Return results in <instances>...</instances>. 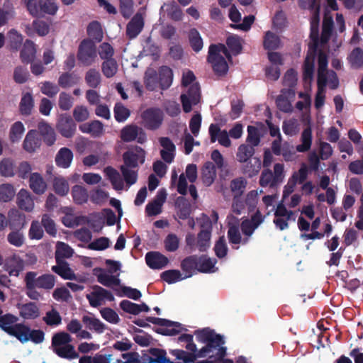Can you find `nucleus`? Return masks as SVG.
<instances>
[{
  "mask_svg": "<svg viewBox=\"0 0 363 363\" xmlns=\"http://www.w3.org/2000/svg\"><path fill=\"white\" fill-rule=\"evenodd\" d=\"M179 342H186V351L183 350H172L171 354L182 362H174L169 359L167 363H194L199 358H205L213 352V343L218 341L211 337V335L204 330H195L194 334H182L178 337Z\"/></svg>",
  "mask_w": 363,
  "mask_h": 363,
  "instance_id": "1",
  "label": "nucleus"
},
{
  "mask_svg": "<svg viewBox=\"0 0 363 363\" xmlns=\"http://www.w3.org/2000/svg\"><path fill=\"white\" fill-rule=\"evenodd\" d=\"M72 336L67 332L55 333L51 340V347L55 354L59 357L72 360L79 357L74 346L71 344Z\"/></svg>",
  "mask_w": 363,
  "mask_h": 363,
  "instance_id": "2",
  "label": "nucleus"
},
{
  "mask_svg": "<svg viewBox=\"0 0 363 363\" xmlns=\"http://www.w3.org/2000/svg\"><path fill=\"white\" fill-rule=\"evenodd\" d=\"M146 320L154 325L162 326L164 328H153V330L160 335L165 336H175L182 331H187L182 324L179 322L172 321L165 318L156 317H147Z\"/></svg>",
  "mask_w": 363,
  "mask_h": 363,
  "instance_id": "3",
  "label": "nucleus"
},
{
  "mask_svg": "<svg viewBox=\"0 0 363 363\" xmlns=\"http://www.w3.org/2000/svg\"><path fill=\"white\" fill-rule=\"evenodd\" d=\"M197 330H204L205 333L211 335V337L218 341V343H213L215 349L208 356H206L209 359H213L215 362H220V363H234L230 359H225L227 354V348L224 346L225 340L223 335L218 334L216 331L210 328H204L198 329Z\"/></svg>",
  "mask_w": 363,
  "mask_h": 363,
  "instance_id": "4",
  "label": "nucleus"
},
{
  "mask_svg": "<svg viewBox=\"0 0 363 363\" xmlns=\"http://www.w3.org/2000/svg\"><path fill=\"white\" fill-rule=\"evenodd\" d=\"M77 57L82 66L88 67L94 64L97 57L95 43L89 38L82 40L78 48Z\"/></svg>",
  "mask_w": 363,
  "mask_h": 363,
  "instance_id": "5",
  "label": "nucleus"
},
{
  "mask_svg": "<svg viewBox=\"0 0 363 363\" xmlns=\"http://www.w3.org/2000/svg\"><path fill=\"white\" fill-rule=\"evenodd\" d=\"M284 178V164L276 163L274 166V172L269 168L262 172L259 184L262 187L274 188L283 182Z\"/></svg>",
  "mask_w": 363,
  "mask_h": 363,
  "instance_id": "6",
  "label": "nucleus"
},
{
  "mask_svg": "<svg viewBox=\"0 0 363 363\" xmlns=\"http://www.w3.org/2000/svg\"><path fill=\"white\" fill-rule=\"evenodd\" d=\"M204 219L201 224V230L197 234L196 245L200 252H206L210 247L212 223L210 218L203 214Z\"/></svg>",
  "mask_w": 363,
  "mask_h": 363,
  "instance_id": "7",
  "label": "nucleus"
},
{
  "mask_svg": "<svg viewBox=\"0 0 363 363\" xmlns=\"http://www.w3.org/2000/svg\"><path fill=\"white\" fill-rule=\"evenodd\" d=\"M163 113L157 108H150L141 114L143 125L148 130H155L160 127L163 121Z\"/></svg>",
  "mask_w": 363,
  "mask_h": 363,
  "instance_id": "8",
  "label": "nucleus"
},
{
  "mask_svg": "<svg viewBox=\"0 0 363 363\" xmlns=\"http://www.w3.org/2000/svg\"><path fill=\"white\" fill-rule=\"evenodd\" d=\"M121 139L125 143H129L134 140L140 144H143L147 141V135L142 128L135 124L127 125L121 130Z\"/></svg>",
  "mask_w": 363,
  "mask_h": 363,
  "instance_id": "9",
  "label": "nucleus"
},
{
  "mask_svg": "<svg viewBox=\"0 0 363 363\" xmlns=\"http://www.w3.org/2000/svg\"><path fill=\"white\" fill-rule=\"evenodd\" d=\"M201 98L200 86L198 83L192 84L188 89L186 94L180 96L183 111L189 113L192 110V105H196Z\"/></svg>",
  "mask_w": 363,
  "mask_h": 363,
  "instance_id": "10",
  "label": "nucleus"
},
{
  "mask_svg": "<svg viewBox=\"0 0 363 363\" xmlns=\"http://www.w3.org/2000/svg\"><path fill=\"white\" fill-rule=\"evenodd\" d=\"M123 164L121 167L127 168H138L140 164L145 160V151L140 147L136 146L134 150H128L123 154Z\"/></svg>",
  "mask_w": 363,
  "mask_h": 363,
  "instance_id": "11",
  "label": "nucleus"
},
{
  "mask_svg": "<svg viewBox=\"0 0 363 363\" xmlns=\"http://www.w3.org/2000/svg\"><path fill=\"white\" fill-rule=\"evenodd\" d=\"M216 46L210 45L207 61L211 65L213 72L219 76L225 75L228 70V63L223 56L214 53Z\"/></svg>",
  "mask_w": 363,
  "mask_h": 363,
  "instance_id": "12",
  "label": "nucleus"
},
{
  "mask_svg": "<svg viewBox=\"0 0 363 363\" xmlns=\"http://www.w3.org/2000/svg\"><path fill=\"white\" fill-rule=\"evenodd\" d=\"M20 328L21 330L16 337V339L21 343L31 341L35 344H40L44 341L45 333L42 330H31L29 326L23 323Z\"/></svg>",
  "mask_w": 363,
  "mask_h": 363,
  "instance_id": "13",
  "label": "nucleus"
},
{
  "mask_svg": "<svg viewBox=\"0 0 363 363\" xmlns=\"http://www.w3.org/2000/svg\"><path fill=\"white\" fill-rule=\"evenodd\" d=\"M18 318L11 313L0 315V328L11 336L16 338L23 323H17Z\"/></svg>",
  "mask_w": 363,
  "mask_h": 363,
  "instance_id": "14",
  "label": "nucleus"
},
{
  "mask_svg": "<svg viewBox=\"0 0 363 363\" xmlns=\"http://www.w3.org/2000/svg\"><path fill=\"white\" fill-rule=\"evenodd\" d=\"M56 128L62 136L71 138L75 134L77 125L70 116L61 114L58 118Z\"/></svg>",
  "mask_w": 363,
  "mask_h": 363,
  "instance_id": "15",
  "label": "nucleus"
},
{
  "mask_svg": "<svg viewBox=\"0 0 363 363\" xmlns=\"http://www.w3.org/2000/svg\"><path fill=\"white\" fill-rule=\"evenodd\" d=\"M145 26L144 17L141 13H136L126 26L125 34L128 39L135 38Z\"/></svg>",
  "mask_w": 363,
  "mask_h": 363,
  "instance_id": "16",
  "label": "nucleus"
},
{
  "mask_svg": "<svg viewBox=\"0 0 363 363\" xmlns=\"http://www.w3.org/2000/svg\"><path fill=\"white\" fill-rule=\"evenodd\" d=\"M208 133L211 143H215L218 140L219 144L225 147H229L231 145L229 133L225 130H220L218 124H211L208 128Z\"/></svg>",
  "mask_w": 363,
  "mask_h": 363,
  "instance_id": "17",
  "label": "nucleus"
},
{
  "mask_svg": "<svg viewBox=\"0 0 363 363\" xmlns=\"http://www.w3.org/2000/svg\"><path fill=\"white\" fill-rule=\"evenodd\" d=\"M16 308L19 311V315L24 320H35L40 315V308L35 302L17 303Z\"/></svg>",
  "mask_w": 363,
  "mask_h": 363,
  "instance_id": "18",
  "label": "nucleus"
},
{
  "mask_svg": "<svg viewBox=\"0 0 363 363\" xmlns=\"http://www.w3.org/2000/svg\"><path fill=\"white\" fill-rule=\"evenodd\" d=\"M23 267V259L15 254L6 257L4 260V269L9 276L18 277Z\"/></svg>",
  "mask_w": 363,
  "mask_h": 363,
  "instance_id": "19",
  "label": "nucleus"
},
{
  "mask_svg": "<svg viewBox=\"0 0 363 363\" xmlns=\"http://www.w3.org/2000/svg\"><path fill=\"white\" fill-rule=\"evenodd\" d=\"M147 265L153 269H160L166 267L169 262L168 258L159 252H148L145 255Z\"/></svg>",
  "mask_w": 363,
  "mask_h": 363,
  "instance_id": "20",
  "label": "nucleus"
},
{
  "mask_svg": "<svg viewBox=\"0 0 363 363\" xmlns=\"http://www.w3.org/2000/svg\"><path fill=\"white\" fill-rule=\"evenodd\" d=\"M316 55V45L311 52H308L303 65V79L304 82H311L313 78L315 68V58Z\"/></svg>",
  "mask_w": 363,
  "mask_h": 363,
  "instance_id": "21",
  "label": "nucleus"
},
{
  "mask_svg": "<svg viewBox=\"0 0 363 363\" xmlns=\"http://www.w3.org/2000/svg\"><path fill=\"white\" fill-rule=\"evenodd\" d=\"M26 274H33V283L38 286V289L45 290H50L53 289L56 282V277L51 274H44L37 277L36 272H28Z\"/></svg>",
  "mask_w": 363,
  "mask_h": 363,
  "instance_id": "22",
  "label": "nucleus"
},
{
  "mask_svg": "<svg viewBox=\"0 0 363 363\" xmlns=\"http://www.w3.org/2000/svg\"><path fill=\"white\" fill-rule=\"evenodd\" d=\"M38 134L41 140L48 146H52L56 141V135L54 129L46 122L42 121L38 124Z\"/></svg>",
  "mask_w": 363,
  "mask_h": 363,
  "instance_id": "23",
  "label": "nucleus"
},
{
  "mask_svg": "<svg viewBox=\"0 0 363 363\" xmlns=\"http://www.w3.org/2000/svg\"><path fill=\"white\" fill-rule=\"evenodd\" d=\"M160 143L163 149L160 151L161 157L167 163H171L174 158L176 147L173 142L168 137L160 138Z\"/></svg>",
  "mask_w": 363,
  "mask_h": 363,
  "instance_id": "24",
  "label": "nucleus"
},
{
  "mask_svg": "<svg viewBox=\"0 0 363 363\" xmlns=\"http://www.w3.org/2000/svg\"><path fill=\"white\" fill-rule=\"evenodd\" d=\"M145 363H167L169 358L167 357V352L163 349L152 347L148 350L147 354L142 356Z\"/></svg>",
  "mask_w": 363,
  "mask_h": 363,
  "instance_id": "25",
  "label": "nucleus"
},
{
  "mask_svg": "<svg viewBox=\"0 0 363 363\" xmlns=\"http://www.w3.org/2000/svg\"><path fill=\"white\" fill-rule=\"evenodd\" d=\"M79 129L83 133L89 134L93 138H99L104 132V124L99 120L82 123L79 125Z\"/></svg>",
  "mask_w": 363,
  "mask_h": 363,
  "instance_id": "26",
  "label": "nucleus"
},
{
  "mask_svg": "<svg viewBox=\"0 0 363 363\" xmlns=\"http://www.w3.org/2000/svg\"><path fill=\"white\" fill-rule=\"evenodd\" d=\"M41 145V138L35 130H30L27 133L23 143V149L28 152H34Z\"/></svg>",
  "mask_w": 363,
  "mask_h": 363,
  "instance_id": "27",
  "label": "nucleus"
},
{
  "mask_svg": "<svg viewBox=\"0 0 363 363\" xmlns=\"http://www.w3.org/2000/svg\"><path fill=\"white\" fill-rule=\"evenodd\" d=\"M199 258L197 255H191L184 258L181 262V268L185 272V278L192 277L199 272Z\"/></svg>",
  "mask_w": 363,
  "mask_h": 363,
  "instance_id": "28",
  "label": "nucleus"
},
{
  "mask_svg": "<svg viewBox=\"0 0 363 363\" xmlns=\"http://www.w3.org/2000/svg\"><path fill=\"white\" fill-rule=\"evenodd\" d=\"M56 265L52 266L51 269L63 279L74 280L76 275L74 271L69 267L66 261H56Z\"/></svg>",
  "mask_w": 363,
  "mask_h": 363,
  "instance_id": "29",
  "label": "nucleus"
},
{
  "mask_svg": "<svg viewBox=\"0 0 363 363\" xmlns=\"http://www.w3.org/2000/svg\"><path fill=\"white\" fill-rule=\"evenodd\" d=\"M216 177V165L212 162H206L201 168V179L206 186H211Z\"/></svg>",
  "mask_w": 363,
  "mask_h": 363,
  "instance_id": "30",
  "label": "nucleus"
},
{
  "mask_svg": "<svg viewBox=\"0 0 363 363\" xmlns=\"http://www.w3.org/2000/svg\"><path fill=\"white\" fill-rule=\"evenodd\" d=\"M17 205L21 210L30 212L34 208V202L30 193L22 189L17 194Z\"/></svg>",
  "mask_w": 363,
  "mask_h": 363,
  "instance_id": "31",
  "label": "nucleus"
},
{
  "mask_svg": "<svg viewBox=\"0 0 363 363\" xmlns=\"http://www.w3.org/2000/svg\"><path fill=\"white\" fill-rule=\"evenodd\" d=\"M73 160V153L68 147L60 149L55 157L56 165L61 168H68Z\"/></svg>",
  "mask_w": 363,
  "mask_h": 363,
  "instance_id": "32",
  "label": "nucleus"
},
{
  "mask_svg": "<svg viewBox=\"0 0 363 363\" xmlns=\"http://www.w3.org/2000/svg\"><path fill=\"white\" fill-rule=\"evenodd\" d=\"M29 186L33 191L38 195L43 194L46 189L47 184L40 174L35 172L30 175Z\"/></svg>",
  "mask_w": 363,
  "mask_h": 363,
  "instance_id": "33",
  "label": "nucleus"
},
{
  "mask_svg": "<svg viewBox=\"0 0 363 363\" xmlns=\"http://www.w3.org/2000/svg\"><path fill=\"white\" fill-rule=\"evenodd\" d=\"M36 50L35 44L30 40H26L20 52V57L23 63H31L35 56Z\"/></svg>",
  "mask_w": 363,
  "mask_h": 363,
  "instance_id": "34",
  "label": "nucleus"
},
{
  "mask_svg": "<svg viewBox=\"0 0 363 363\" xmlns=\"http://www.w3.org/2000/svg\"><path fill=\"white\" fill-rule=\"evenodd\" d=\"M177 208V215L179 219L186 220L189 218L191 212V205L187 199L183 196H179L175 201Z\"/></svg>",
  "mask_w": 363,
  "mask_h": 363,
  "instance_id": "35",
  "label": "nucleus"
},
{
  "mask_svg": "<svg viewBox=\"0 0 363 363\" xmlns=\"http://www.w3.org/2000/svg\"><path fill=\"white\" fill-rule=\"evenodd\" d=\"M160 87L162 90L167 89L172 84L173 80V72L171 68L167 66H162L158 72Z\"/></svg>",
  "mask_w": 363,
  "mask_h": 363,
  "instance_id": "36",
  "label": "nucleus"
},
{
  "mask_svg": "<svg viewBox=\"0 0 363 363\" xmlns=\"http://www.w3.org/2000/svg\"><path fill=\"white\" fill-rule=\"evenodd\" d=\"M33 274H26L24 281L26 284V294L31 300L38 301L41 298V294L36 289L38 286L33 283Z\"/></svg>",
  "mask_w": 363,
  "mask_h": 363,
  "instance_id": "37",
  "label": "nucleus"
},
{
  "mask_svg": "<svg viewBox=\"0 0 363 363\" xmlns=\"http://www.w3.org/2000/svg\"><path fill=\"white\" fill-rule=\"evenodd\" d=\"M80 77L74 72H63L58 78V85L62 88H68L77 84Z\"/></svg>",
  "mask_w": 363,
  "mask_h": 363,
  "instance_id": "38",
  "label": "nucleus"
},
{
  "mask_svg": "<svg viewBox=\"0 0 363 363\" xmlns=\"http://www.w3.org/2000/svg\"><path fill=\"white\" fill-rule=\"evenodd\" d=\"M74 253L73 249L67 243L58 242L55 252V261H65V259L70 258Z\"/></svg>",
  "mask_w": 363,
  "mask_h": 363,
  "instance_id": "39",
  "label": "nucleus"
},
{
  "mask_svg": "<svg viewBox=\"0 0 363 363\" xmlns=\"http://www.w3.org/2000/svg\"><path fill=\"white\" fill-rule=\"evenodd\" d=\"M255 152V147L247 143L242 144L238 148L237 160L240 163H245L254 155Z\"/></svg>",
  "mask_w": 363,
  "mask_h": 363,
  "instance_id": "40",
  "label": "nucleus"
},
{
  "mask_svg": "<svg viewBox=\"0 0 363 363\" xmlns=\"http://www.w3.org/2000/svg\"><path fill=\"white\" fill-rule=\"evenodd\" d=\"M82 322L88 329L94 330L98 333H103L106 330V325L94 316L84 315Z\"/></svg>",
  "mask_w": 363,
  "mask_h": 363,
  "instance_id": "41",
  "label": "nucleus"
},
{
  "mask_svg": "<svg viewBox=\"0 0 363 363\" xmlns=\"http://www.w3.org/2000/svg\"><path fill=\"white\" fill-rule=\"evenodd\" d=\"M297 82V72L293 68L288 69L284 74L283 78V84L285 86H288L289 89H283L281 90L282 94H290L293 92L291 88H294L296 85Z\"/></svg>",
  "mask_w": 363,
  "mask_h": 363,
  "instance_id": "42",
  "label": "nucleus"
},
{
  "mask_svg": "<svg viewBox=\"0 0 363 363\" xmlns=\"http://www.w3.org/2000/svg\"><path fill=\"white\" fill-rule=\"evenodd\" d=\"M228 238L232 245H239L242 241V236L240 232L238 220L235 223L229 222L228 224Z\"/></svg>",
  "mask_w": 363,
  "mask_h": 363,
  "instance_id": "43",
  "label": "nucleus"
},
{
  "mask_svg": "<svg viewBox=\"0 0 363 363\" xmlns=\"http://www.w3.org/2000/svg\"><path fill=\"white\" fill-rule=\"evenodd\" d=\"M144 82L147 90L155 91L160 87L158 73L153 69H147L145 73Z\"/></svg>",
  "mask_w": 363,
  "mask_h": 363,
  "instance_id": "44",
  "label": "nucleus"
},
{
  "mask_svg": "<svg viewBox=\"0 0 363 363\" xmlns=\"http://www.w3.org/2000/svg\"><path fill=\"white\" fill-rule=\"evenodd\" d=\"M34 106V100L30 93H26L23 95L20 104L19 110L22 115L29 116L31 114Z\"/></svg>",
  "mask_w": 363,
  "mask_h": 363,
  "instance_id": "45",
  "label": "nucleus"
},
{
  "mask_svg": "<svg viewBox=\"0 0 363 363\" xmlns=\"http://www.w3.org/2000/svg\"><path fill=\"white\" fill-rule=\"evenodd\" d=\"M281 45L279 37L272 31H267L265 33L263 46L265 50H274L278 49Z\"/></svg>",
  "mask_w": 363,
  "mask_h": 363,
  "instance_id": "46",
  "label": "nucleus"
},
{
  "mask_svg": "<svg viewBox=\"0 0 363 363\" xmlns=\"http://www.w3.org/2000/svg\"><path fill=\"white\" fill-rule=\"evenodd\" d=\"M86 32L88 35L96 42H101L103 39L101 26L97 21H93L88 25Z\"/></svg>",
  "mask_w": 363,
  "mask_h": 363,
  "instance_id": "47",
  "label": "nucleus"
},
{
  "mask_svg": "<svg viewBox=\"0 0 363 363\" xmlns=\"http://www.w3.org/2000/svg\"><path fill=\"white\" fill-rule=\"evenodd\" d=\"M347 60L352 67L355 69L362 67L363 66V50L359 47L354 48Z\"/></svg>",
  "mask_w": 363,
  "mask_h": 363,
  "instance_id": "48",
  "label": "nucleus"
},
{
  "mask_svg": "<svg viewBox=\"0 0 363 363\" xmlns=\"http://www.w3.org/2000/svg\"><path fill=\"white\" fill-rule=\"evenodd\" d=\"M301 145L296 146V150L299 152H305L310 150L312 143V131L311 128H305L301 133Z\"/></svg>",
  "mask_w": 363,
  "mask_h": 363,
  "instance_id": "49",
  "label": "nucleus"
},
{
  "mask_svg": "<svg viewBox=\"0 0 363 363\" xmlns=\"http://www.w3.org/2000/svg\"><path fill=\"white\" fill-rule=\"evenodd\" d=\"M73 201L76 204H83L88 201V193L85 188L82 186L75 185L72 189Z\"/></svg>",
  "mask_w": 363,
  "mask_h": 363,
  "instance_id": "50",
  "label": "nucleus"
},
{
  "mask_svg": "<svg viewBox=\"0 0 363 363\" xmlns=\"http://www.w3.org/2000/svg\"><path fill=\"white\" fill-rule=\"evenodd\" d=\"M101 71L106 77H113L118 71L116 60L114 58L104 60L101 65Z\"/></svg>",
  "mask_w": 363,
  "mask_h": 363,
  "instance_id": "51",
  "label": "nucleus"
},
{
  "mask_svg": "<svg viewBox=\"0 0 363 363\" xmlns=\"http://www.w3.org/2000/svg\"><path fill=\"white\" fill-rule=\"evenodd\" d=\"M189 40L192 50L199 52L203 48V40L196 28L190 29L189 32Z\"/></svg>",
  "mask_w": 363,
  "mask_h": 363,
  "instance_id": "52",
  "label": "nucleus"
},
{
  "mask_svg": "<svg viewBox=\"0 0 363 363\" xmlns=\"http://www.w3.org/2000/svg\"><path fill=\"white\" fill-rule=\"evenodd\" d=\"M167 16L174 21H179L183 18V11L178 4L172 1L165 4Z\"/></svg>",
  "mask_w": 363,
  "mask_h": 363,
  "instance_id": "53",
  "label": "nucleus"
},
{
  "mask_svg": "<svg viewBox=\"0 0 363 363\" xmlns=\"http://www.w3.org/2000/svg\"><path fill=\"white\" fill-rule=\"evenodd\" d=\"M114 117L117 122H125L130 116V111L122 103L118 102L113 108Z\"/></svg>",
  "mask_w": 363,
  "mask_h": 363,
  "instance_id": "54",
  "label": "nucleus"
},
{
  "mask_svg": "<svg viewBox=\"0 0 363 363\" xmlns=\"http://www.w3.org/2000/svg\"><path fill=\"white\" fill-rule=\"evenodd\" d=\"M41 225L45 232L52 237H55L57 233L56 224L48 214H43L41 218Z\"/></svg>",
  "mask_w": 363,
  "mask_h": 363,
  "instance_id": "55",
  "label": "nucleus"
},
{
  "mask_svg": "<svg viewBox=\"0 0 363 363\" xmlns=\"http://www.w3.org/2000/svg\"><path fill=\"white\" fill-rule=\"evenodd\" d=\"M53 189L59 196H66L69 189L68 182L62 177H55L53 180Z\"/></svg>",
  "mask_w": 363,
  "mask_h": 363,
  "instance_id": "56",
  "label": "nucleus"
},
{
  "mask_svg": "<svg viewBox=\"0 0 363 363\" xmlns=\"http://www.w3.org/2000/svg\"><path fill=\"white\" fill-rule=\"evenodd\" d=\"M43 320L49 326H57L62 323V317L55 308H52L46 312Z\"/></svg>",
  "mask_w": 363,
  "mask_h": 363,
  "instance_id": "57",
  "label": "nucleus"
},
{
  "mask_svg": "<svg viewBox=\"0 0 363 363\" xmlns=\"http://www.w3.org/2000/svg\"><path fill=\"white\" fill-rule=\"evenodd\" d=\"M85 81L91 88H96L101 83V74L96 69H89L85 74Z\"/></svg>",
  "mask_w": 363,
  "mask_h": 363,
  "instance_id": "58",
  "label": "nucleus"
},
{
  "mask_svg": "<svg viewBox=\"0 0 363 363\" xmlns=\"http://www.w3.org/2000/svg\"><path fill=\"white\" fill-rule=\"evenodd\" d=\"M40 16L45 14L54 15L56 13L58 6L54 0H40Z\"/></svg>",
  "mask_w": 363,
  "mask_h": 363,
  "instance_id": "59",
  "label": "nucleus"
},
{
  "mask_svg": "<svg viewBox=\"0 0 363 363\" xmlns=\"http://www.w3.org/2000/svg\"><path fill=\"white\" fill-rule=\"evenodd\" d=\"M247 144L253 147H257L260 143V134L257 128L249 125L247 127Z\"/></svg>",
  "mask_w": 363,
  "mask_h": 363,
  "instance_id": "60",
  "label": "nucleus"
},
{
  "mask_svg": "<svg viewBox=\"0 0 363 363\" xmlns=\"http://www.w3.org/2000/svg\"><path fill=\"white\" fill-rule=\"evenodd\" d=\"M243 167V173L249 177H252L258 174L261 169V160L259 158H255V162H247Z\"/></svg>",
  "mask_w": 363,
  "mask_h": 363,
  "instance_id": "61",
  "label": "nucleus"
},
{
  "mask_svg": "<svg viewBox=\"0 0 363 363\" xmlns=\"http://www.w3.org/2000/svg\"><path fill=\"white\" fill-rule=\"evenodd\" d=\"M226 45L234 55H239L242 49L240 38L238 35H230L226 40Z\"/></svg>",
  "mask_w": 363,
  "mask_h": 363,
  "instance_id": "62",
  "label": "nucleus"
},
{
  "mask_svg": "<svg viewBox=\"0 0 363 363\" xmlns=\"http://www.w3.org/2000/svg\"><path fill=\"white\" fill-rule=\"evenodd\" d=\"M160 277L168 284H173L184 279L181 272L177 269L164 271L160 274Z\"/></svg>",
  "mask_w": 363,
  "mask_h": 363,
  "instance_id": "63",
  "label": "nucleus"
},
{
  "mask_svg": "<svg viewBox=\"0 0 363 363\" xmlns=\"http://www.w3.org/2000/svg\"><path fill=\"white\" fill-rule=\"evenodd\" d=\"M216 255L219 258L225 257L228 251L226 240L224 235L219 237L213 247Z\"/></svg>",
  "mask_w": 363,
  "mask_h": 363,
  "instance_id": "64",
  "label": "nucleus"
}]
</instances>
